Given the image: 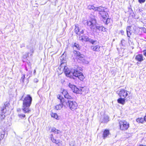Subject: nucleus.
<instances>
[{
    "instance_id": "obj_31",
    "label": "nucleus",
    "mask_w": 146,
    "mask_h": 146,
    "mask_svg": "<svg viewBox=\"0 0 146 146\" xmlns=\"http://www.w3.org/2000/svg\"><path fill=\"white\" fill-rule=\"evenodd\" d=\"M19 117L21 118V119H24L25 117V115L24 114H19L18 115Z\"/></svg>"
},
{
    "instance_id": "obj_2",
    "label": "nucleus",
    "mask_w": 146,
    "mask_h": 146,
    "mask_svg": "<svg viewBox=\"0 0 146 146\" xmlns=\"http://www.w3.org/2000/svg\"><path fill=\"white\" fill-rule=\"evenodd\" d=\"M32 98L29 95H27L23 100L22 110L25 113H29L31 110L29 107L31 104Z\"/></svg>"
},
{
    "instance_id": "obj_38",
    "label": "nucleus",
    "mask_w": 146,
    "mask_h": 146,
    "mask_svg": "<svg viewBox=\"0 0 146 146\" xmlns=\"http://www.w3.org/2000/svg\"><path fill=\"white\" fill-rule=\"evenodd\" d=\"M84 29H82L80 31L78 35H80L81 34H82L84 33Z\"/></svg>"
},
{
    "instance_id": "obj_27",
    "label": "nucleus",
    "mask_w": 146,
    "mask_h": 146,
    "mask_svg": "<svg viewBox=\"0 0 146 146\" xmlns=\"http://www.w3.org/2000/svg\"><path fill=\"white\" fill-rule=\"evenodd\" d=\"M57 97L58 99L60 100L61 103H64L65 102L64 99L60 95H58Z\"/></svg>"
},
{
    "instance_id": "obj_40",
    "label": "nucleus",
    "mask_w": 146,
    "mask_h": 146,
    "mask_svg": "<svg viewBox=\"0 0 146 146\" xmlns=\"http://www.w3.org/2000/svg\"><path fill=\"white\" fill-rule=\"evenodd\" d=\"M119 33L121 34L122 35H124V31L123 30H121L120 31Z\"/></svg>"
},
{
    "instance_id": "obj_20",
    "label": "nucleus",
    "mask_w": 146,
    "mask_h": 146,
    "mask_svg": "<svg viewBox=\"0 0 146 146\" xmlns=\"http://www.w3.org/2000/svg\"><path fill=\"white\" fill-rule=\"evenodd\" d=\"M71 45L72 48L75 47L78 50H79L81 49L79 44L76 42L72 43Z\"/></svg>"
},
{
    "instance_id": "obj_53",
    "label": "nucleus",
    "mask_w": 146,
    "mask_h": 146,
    "mask_svg": "<svg viewBox=\"0 0 146 146\" xmlns=\"http://www.w3.org/2000/svg\"><path fill=\"white\" fill-rule=\"evenodd\" d=\"M8 104V103L7 102L5 103V107L7 106Z\"/></svg>"
},
{
    "instance_id": "obj_34",
    "label": "nucleus",
    "mask_w": 146,
    "mask_h": 146,
    "mask_svg": "<svg viewBox=\"0 0 146 146\" xmlns=\"http://www.w3.org/2000/svg\"><path fill=\"white\" fill-rule=\"evenodd\" d=\"M131 12L130 13V15L133 17L134 18L135 17V15L133 11L131 9Z\"/></svg>"
},
{
    "instance_id": "obj_49",
    "label": "nucleus",
    "mask_w": 146,
    "mask_h": 146,
    "mask_svg": "<svg viewBox=\"0 0 146 146\" xmlns=\"http://www.w3.org/2000/svg\"><path fill=\"white\" fill-rule=\"evenodd\" d=\"M144 120L146 121V113L145 114V115L144 117Z\"/></svg>"
},
{
    "instance_id": "obj_6",
    "label": "nucleus",
    "mask_w": 146,
    "mask_h": 146,
    "mask_svg": "<svg viewBox=\"0 0 146 146\" xmlns=\"http://www.w3.org/2000/svg\"><path fill=\"white\" fill-rule=\"evenodd\" d=\"M65 103L66 105L72 110L76 109L78 106L77 104L75 102L68 100V102H65Z\"/></svg>"
},
{
    "instance_id": "obj_13",
    "label": "nucleus",
    "mask_w": 146,
    "mask_h": 146,
    "mask_svg": "<svg viewBox=\"0 0 146 146\" xmlns=\"http://www.w3.org/2000/svg\"><path fill=\"white\" fill-rule=\"evenodd\" d=\"M99 15H100L102 19L105 18H107L109 16L108 13L106 11V9H105L104 11H103L100 13Z\"/></svg>"
},
{
    "instance_id": "obj_17",
    "label": "nucleus",
    "mask_w": 146,
    "mask_h": 146,
    "mask_svg": "<svg viewBox=\"0 0 146 146\" xmlns=\"http://www.w3.org/2000/svg\"><path fill=\"white\" fill-rule=\"evenodd\" d=\"M139 30L137 29L135 30V31L136 30L139 31V32L137 33V34L139 35H142V31L144 33H146V29L144 27H140L139 28Z\"/></svg>"
},
{
    "instance_id": "obj_46",
    "label": "nucleus",
    "mask_w": 146,
    "mask_h": 146,
    "mask_svg": "<svg viewBox=\"0 0 146 146\" xmlns=\"http://www.w3.org/2000/svg\"><path fill=\"white\" fill-rule=\"evenodd\" d=\"M140 119L139 118H138L137 119L136 121H137L138 122H139V123H140Z\"/></svg>"
},
{
    "instance_id": "obj_52",
    "label": "nucleus",
    "mask_w": 146,
    "mask_h": 146,
    "mask_svg": "<svg viewBox=\"0 0 146 146\" xmlns=\"http://www.w3.org/2000/svg\"><path fill=\"white\" fill-rule=\"evenodd\" d=\"M143 11L142 9H139V12H141V11Z\"/></svg>"
},
{
    "instance_id": "obj_12",
    "label": "nucleus",
    "mask_w": 146,
    "mask_h": 146,
    "mask_svg": "<svg viewBox=\"0 0 146 146\" xmlns=\"http://www.w3.org/2000/svg\"><path fill=\"white\" fill-rule=\"evenodd\" d=\"M110 134V131L109 129H105L103 133V139H105L107 137H108L109 135Z\"/></svg>"
},
{
    "instance_id": "obj_54",
    "label": "nucleus",
    "mask_w": 146,
    "mask_h": 146,
    "mask_svg": "<svg viewBox=\"0 0 146 146\" xmlns=\"http://www.w3.org/2000/svg\"><path fill=\"white\" fill-rule=\"evenodd\" d=\"M104 28H105V27H103V31H102V32H104Z\"/></svg>"
},
{
    "instance_id": "obj_39",
    "label": "nucleus",
    "mask_w": 146,
    "mask_h": 146,
    "mask_svg": "<svg viewBox=\"0 0 146 146\" xmlns=\"http://www.w3.org/2000/svg\"><path fill=\"white\" fill-rule=\"evenodd\" d=\"M28 53L26 54L25 55H24L23 56V58L25 59L27 58V57L28 56Z\"/></svg>"
},
{
    "instance_id": "obj_7",
    "label": "nucleus",
    "mask_w": 146,
    "mask_h": 146,
    "mask_svg": "<svg viewBox=\"0 0 146 146\" xmlns=\"http://www.w3.org/2000/svg\"><path fill=\"white\" fill-rule=\"evenodd\" d=\"M84 39V41L86 42H89L92 44H97L98 41L89 37L88 36L84 35H83Z\"/></svg>"
},
{
    "instance_id": "obj_23",
    "label": "nucleus",
    "mask_w": 146,
    "mask_h": 146,
    "mask_svg": "<svg viewBox=\"0 0 146 146\" xmlns=\"http://www.w3.org/2000/svg\"><path fill=\"white\" fill-rule=\"evenodd\" d=\"M84 88V87H80L79 88L76 87V91L75 92V93L80 94H82V92L84 91V90H83Z\"/></svg>"
},
{
    "instance_id": "obj_5",
    "label": "nucleus",
    "mask_w": 146,
    "mask_h": 146,
    "mask_svg": "<svg viewBox=\"0 0 146 146\" xmlns=\"http://www.w3.org/2000/svg\"><path fill=\"white\" fill-rule=\"evenodd\" d=\"M117 92H118L117 93L120 97H123L127 99L129 97V93L130 94L129 92L124 89H119Z\"/></svg>"
},
{
    "instance_id": "obj_33",
    "label": "nucleus",
    "mask_w": 146,
    "mask_h": 146,
    "mask_svg": "<svg viewBox=\"0 0 146 146\" xmlns=\"http://www.w3.org/2000/svg\"><path fill=\"white\" fill-rule=\"evenodd\" d=\"M4 132L1 133L0 135V140H1L3 139L4 137Z\"/></svg>"
},
{
    "instance_id": "obj_37",
    "label": "nucleus",
    "mask_w": 146,
    "mask_h": 146,
    "mask_svg": "<svg viewBox=\"0 0 146 146\" xmlns=\"http://www.w3.org/2000/svg\"><path fill=\"white\" fill-rule=\"evenodd\" d=\"M138 2L140 4H142L145 3L146 0H138Z\"/></svg>"
},
{
    "instance_id": "obj_21",
    "label": "nucleus",
    "mask_w": 146,
    "mask_h": 146,
    "mask_svg": "<svg viewBox=\"0 0 146 146\" xmlns=\"http://www.w3.org/2000/svg\"><path fill=\"white\" fill-rule=\"evenodd\" d=\"M5 109H6V108L5 107L1 111L2 112L0 114V119L1 120L4 119L5 117V113H4L5 111Z\"/></svg>"
},
{
    "instance_id": "obj_44",
    "label": "nucleus",
    "mask_w": 146,
    "mask_h": 146,
    "mask_svg": "<svg viewBox=\"0 0 146 146\" xmlns=\"http://www.w3.org/2000/svg\"><path fill=\"white\" fill-rule=\"evenodd\" d=\"M34 81L35 82H37L38 81V80L36 78H35L34 79Z\"/></svg>"
},
{
    "instance_id": "obj_4",
    "label": "nucleus",
    "mask_w": 146,
    "mask_h": 146,
    "mask_svg": "<svg viewBox=\"0 0 146 146\" xmlns=\"http://www.w3.org/2000/svg\"><path fill=\"white\" fill-rule=\"evenodd\" d=\"M92 17L93 18H91L89 21L85 20L83 21V23L85 25H87L90 28L92 26V25L95 23L96 18H97L96 16L95 15H93Z\"/></svg>"
},
{
    "instance_id": "obj_29",
    "label": "nucleus",
    "mask_w": 146,
    "mask_h": 146,
    "mask_svg": "<svg viewBox=\"0 0 146 146\" xmlns=\"http://www.w3.org/2000/svg\"><path fill=\"white\" fill-rule=\"evenodd\" d=\"M88 8L90 10L92 9L94 11H96V7L93 5H89L88 6Z\"/></svg>"
},
{
    "instance_id": "obj_41",
    "label": "nucleus",
    "mask_w": 146,
    "mask_h": 146,
    "mask_svg": "<svg viewBox=\"0 0 146 146\" xmlns=\"http://www.w3.org/2000/svg\"><path fill=\"white\" fill-rule=\"evenodd\" d=\"M60 143V140H56V141L55 142V144H58L59 143Z\"/></svg>"
},
{
    "instance_id": "obj_24",
    "label": "nucleus",
    "mask_w": 146,
    "mask_h": 146,
    "mask_svg": "<svg viewBox=\"0 0 146 146\" xmlns=\"http://www.w3.org/2000/svg\"><path fill=\"white\" fill-rule=\"evenodd\" d=\"M102 20L103 22L106 25H107L111 21V19L109 18H105L102 19Z\"/></svg>"
},
{
    "instance_id": "obj_56",
    "label": "nucleus",
    "mask_w": 146,
    "mask_h": 146,
    "mask_svg": "<svg viewBox=\"0 0 146 146\" xmlns=\"http://www.w3.org/2000/svg\"><path fill=\"white\" fill-rule=\"evenodd\" d=\"M36 72L35 70L34 72V73L35 74Z\"/></svg>"
},
{
    "instance_id": "obj_11",
    "label": "nucleus",
    "mask_w": 146,
    "mask_h": 146,
    "mask_svg": "<svg viewBox=\"0 0 146 146\" xmlns=\"http://www.w3.org/2000/svg\"><path fill=\"white\" fill-rule=\"evenodd\" d=\"M126 98H122V97H120L117 100V102L120 104L122 105H124L125 102V101H127V100L129 99Z\"/></svg>"
},
{
    "instance_id": "obj_55",
    "label": "nucleus",
    "mask_w": 146,
    "mask_h": 146,
    "mask_svg": "<svg viewBox=\"0 0 146 146\" xmlns=\"http://www.w3.org/2000/svg\"><path fill=\"white\" fill-rule=\"evenodd\" d=\"M139 146H146V145H139Z\"/></svg>"
},
{
    "instance_id": "obj_3",
    "label": "nucleus",
    "mask_w": 146,
    "mask_h": 146,
    "mask_svg": "<svg viewBox=\"0 0 146 146\" xmlns=\"http://www.w3.org/2000/svg\"><path fill=\"white\" fill-rule=\"evenodd\" d=\"M119 125L120 129L122 131L127 130L129 126V123L124 120L119 121Z\"/></svg>"
},
{
    "instance_id": "obj_9",
    "label": "nucleus",
    "mask_w": 146,
    "mask_h": 146,
    "mask_svg": "<svg viewBox=\"0 0 146 146\" xmlns=\"http://www.w3.org/2000/svg\"><path fill=\"white\" fill-rule=\"evenodd\" d=\"M73 52L79 59V58H85V56L83 54L76 50H74Z\"/></svg>"
},
{
    "instance_id": "obj_59",
    "label": "nucleus",
    "mask_w": 146,
    "mask_h": 146,
    "mask_svg": "<svg viewBox=\"0 0 146 146\" xmlns=\"http://www.w3.org/2000/svg\"><path fill=\"white\" fill-rule=\"evenodd\" d=\"M138 62H137V64H138Z\"/></svg>"
},
{
    "instance_id": "obj_28",
    "label": "nucleus",
    "mask_w": 146,
    "mask_h": 146,
    "mask_svg": "<svg viewBox=\"0 0 146 146\" xmlns=\"http://www.w3.org/2000/svg\"><path fill=\"white\" fill-rule=\"evenodd\" d=\"M51 115L52 117L56 119L59 120L60 119L59 116L56 113H52L51 114Z\"/></svg>"
},
{
    "instance_id": "obj_36",
    "label": "nucleus",
    "mask_w": 146,
    "mask_h": 146,
    "mask_svg": "<svg viewBox=\"0 0 146 146\" xmlns=\"http://www.w3.org/2000/svg\"><path fill=\"white\" fill-rule=\"evenodd\" d=\"M25 78V75H23V76L21 77V81L22 82H24Z\"/></svg>"
},
{
    "instance_id": "obj_30",
    "label": "nucleus",
    "mask_w": 146,
    "mask_h": 146,
    "mask_svg": "<svg viewBox=\"0 0 146 146\" xmlns=\"http://www.w3.org/2000/svg\"><path fill=\"white\" fill-rule=\"evenodd\" d=\"M125 40L122 39L121 41V43L120 44V46H125Z\"/></svg>"
},
{
    "instance_id": "obj_8",
    "label": "nucleus",
    "mask_w": 146,
    "mask_h": 146,
    "mask_svg": "<svg viewBox=\"0 0 146 146\" xmlns=\"http://www.w3.org/2000/svg\"><path fill=\"white\" fill-rule=\"evenodd\" d=\"M96 22L94 24L92 25V26L91 27H90V29L92 30L93 31L96 32H98L99 30V25L98 24H96Z\"/></svg>"
},
{
    "instance_id": "obj_57",
    "label": "nucleus",
    "mask_w": 146,
    "mask_h": 146,
    "mask_svg": "<svg viewBox=\"0 0 146 146\" xmlns=\"http://www.w3.org/2000/svg\"><path fill=\"white\" fill-rule=\"evenodd\" d=\"M29 72V73H31V72Z\"/></svg>"
},
{
    "instance_id": "obj_45",
    "label": "nucleus",
    "mask_w": 146,
    "mask_h": 146,
    "mask_svg": "<svg viewBox=\"0 0 146 146\" xmlns=\"http://www.w3.org/2000/svg\"><path fill=\"white\" fill-rule=\"evenodd\" d=\"M140 119H140V123H142L143 122L144 118L143 119V118H141Z\"/></svg>"
},
{
    "instance_id": "obj_1",
    "label": "nucleus",
    "mask_w": 146,
    "mask_h": 146,
    "mask_svg": "<svg viewBox=\"0 0 146 146\" xmlns=\"http://www.w3.org/2000/svg\"><path fill=\"white\" fill-rule=\"evenodd\" d=\"M69 69L67 66H64V72L66 76L70 78H73V76L78 77L81 81H83L85 78L83 74L80 71L82 70V68L80 67L76 68Z\"/></svg>"
},
{
    "instance_id": "obj_26",
    "label": "nucleus",
    "mask_w": 146,
    "mask_h": 146,
    "mask_svg": "<svg viewBox=\"0 0 146 146\" xmlns=\"http://www.w3.org/2000/svg\"><path fill=\"white\" fill-rule=\"evenodd\" d=\"M75 28L74 30V32L76 34L78 35L80 29L78 27V24L75 25Z\"/></svg>"
},
{
    "instance_id": "obj_50",
    "label": "nucleus",
    "mask_w": 146,
    "mask_h": 146,
    "mask_svg": "<svg viewBox=\"0 0 146 146\" xmlns=\"http://www.w3.org/2000/svg\"><path fill=\"white\" fill-rule=\"evenodd\" d=\"M104 32H106L108 30V29L107 28H106L105 27V28H104Z\"/></svg>"
},
{
    "instance_id": "obj_58",
    "label": "nucleus",
    "mask_w": 146,
    "mask_h": 146,
    "mask_svg": "<svg viewBox=\"0 0 146 146\" xmlns=\"http://www.w3.org/2000/svg\"><path fill=\"white\" fill-rule=\"evenodd\" d=\"M17 111H19V110L18 109L17 110Z\"/></svg>"
},
{
    "instance_id": "obj_47",
    "label": "nucleus",
    "mask_w": 146,
    "mask_h": 146,
    "mask_svg": "<svg viewBox=\"0 0 146 146\" xmlns=\"http://www.w3.org/2000/svg\"><path fill=\"white\" fill-rule=\"evenodd\" d=\"M56 129L55 128H53L52 129L51 131L52 132H53L54 131V130H55Z\"/></svg>"
},
{
    "instance_id": "obj_25",
    "label": "nucleus",
    "mask_w": 146,
    "mask_h": 146,
    "mask_svg": "<svg viewBox=\"0 0 146 146\" xmlns=\"http://www.w3.org/2000/svg\"><path fill=\"white\" fill-rule=\"evenodd\" d=\"M64 103H61L58 105H57L55 107V108L57 110H60L63 107V106L64 105Z\"/></svg>"
},
{
    "instance_id": "obj_19",
    "label": "nucleus",
    "mask_w": 146,
    "mask_h": 146,
    "mask_svg": "<svg viewBox=\"0 0 146 146\" xmlns=\"http://www.w3.org/2000/svg\"><path fill=\"white\" fill-rule=\"evenodd\" d=\"M68 86L74 93H75L76 88L77 87L76 86L69 83L68 85Z\"/></svg>"
},
{
    "instance_id": "obj_42",
    "label": "nucleus",
    "mask_w": 146,
    "mask_h": 146,
    "mask_svg": "<svg viewBox=\"0 0 146 146\" xmlns=\"http://www.w3.org/2000/svg\"><path fill=\"white\" fill-rule=\"evenodd\" d=\"M144 55L146 57V49L143 51Z\"/></svg>"
},
{
    "instance_id": "obj_18",
    "label": "nucleus",
    "mask_w": 146,
    "mask_h": 146,
    "mask_svg": "<svg viewBox=\"0 0 146 146\" xmlns=\"http://www.w3.org/2000/svg\"><path fill=\"white\" fill-rule=\"evenodd\" d=\"M107 9L106 8L100 6L96 7V11L98 12V14H99L102 11H104L105 9Z\"/></svg>"
},
{
    "instance_id": "obj_48",
    "label": "nucleus",
    "mask_w": 146,
    "mask_h": 146,
    "mask_svg": "<svg viewBox=\"0 0 146 146\" xmlns=\"http://www.w3.org/2000/svg\"><path fill=\"white\" fill-rule=\"evenodd\" d=\"M56 131L57 134H59L61 133L60 131L59 130H58L57 129V130H56Z\"/></svg>"
},
{
    "instance_id": "obj_32",
    "label": "nucleus",
    "mask_w": 146,
    "mask_h": 146,
    "mask_svg": "<svg viewBox=\"0 0 146 146\" xmlns=\"http://www.w3.org/2000/svg\"><path fill=\"white\" fill-rule=\"evenodd\" d=\"M50 137L51 138V140H52V141L53 143H55V142L56 141V139H54V138L53 137V135L52 134H51L50 136Z\"/></svg>"
},
{
    "instance_id": "obj_10",
    "label": "nucleus",
    "mask_w": 146,
    "mask_h": 146,
    "mask_svg": "<svg viewBox=\"0 0 146 146\" xmlns=\"http://www.w3.org/2000/svg\"><path fill=\"white\" fill-rule=\"evenodd\" d=\"M109 121V117L107 115H104L100 119V121L103 123H107Z\"/></svg>"
},
{
    "instance_id": "obj_35",
    "label": "nucleus",
    "mask_w": 146,
    "mask_h": 146,
    "mask_svg": "<svg viewBox=\"0 0 146 146\" xmlns=\"http://www.w3.org/2000/svg\"><path fill=\"white\" fill-rule=\"evenodd\" d=\"M103 26H102L99 25V30L98 32L100 31L102 32V31H103Z\"/></svg>"
},
{
    "instance_id": "obj_15",
    "label": "nucleus",
    "mask_w": 146,
    "mask_h": 146,
    "mask_svg": "<svg viewBox=\"0 0 146 146\" xmlns=\"http://www.w3.org/2000/svg\"><path fill=\"white\" fill-rule=\"evenodd\" d=\"M100 46L99 45H97L96 46H92L91 48L92 50L95 52H99L100 50Z\"/></svg>"
},
{
    "instance_id": "obj_43",
    "label": "nucleus",
    "mask_w": 146,
    "mask_h": 146,
    "mask_svg": "<svg viewBox=\"0 0 146 146\" xmlns=\"http://www.w3.org/2000/svg\"><path fill=\"white\" fill-rule=\"evenodd\" d=\"M80 40L82 42H83L84 41V39L83 38V36H81V38L80 39Z\"/></svg>"
},
{
    "instance_id": "obj_22",
    "label": "nucleus",
    "mask_w": 146,
    "mask_h": 146,
    "mask_svg": "<svg viewBox=\"0 0 146 146\" xmlns=\"http://www.w3.org/2000/svg\"><path fill=\"white\" fill-rule=\"evenodd\" d=\"M131 27L130 26H128L126 28L127 34L128 37H129L128 38L129 40V38H130V36L131 34Z\"/></svg>"
},
{
    "instance_id": "obj_16",
    "label": "nucleus",
    "mask_w": 146,
    "mask_h": 146,
    "mask_svg": "<svg viewBox=\"0 0 146 146\" xmlns=\"http://www.w3.org/2000/svg\"><path fill=\"white\" fill-rule=\"evenodd\" d=\"M135 59L137 61L141 62L143 60V56L142 54H138L136 56Z\"/></svg>"
},
{
    "instance_id": "obj_51",
    "label": "nucleus",
    "mask_w": 146,
    "mask_h": 146,
    "mask_svg": "<svg viewBox=\"0 0 146 146\" xmlns=\"http://www.w3.org/2000/svg\"><path fill=\"white\" fill-rule=\"evenodd\" d=\"M56 130H57V129H56L55 130H54V133H57V131H56Z\"/></svg>"
},
{
    "instance_id": "obj_14",
    "label": "nucleus",
    "mask_w": 146,
    "mask_h": 146,
    "mask_svg": "<svg viewBox=\"0 0 146 146\" xmlns=\"http://www.w3.org/2000/svg\"><path fill=\"white\" fill-rule=\"evenodd\" d=\"M62 94L64 95V97L68 99H71L72 98L70 96L68 92L65 90H64L62 92Z\"/></svg>"
}]
</instances>
